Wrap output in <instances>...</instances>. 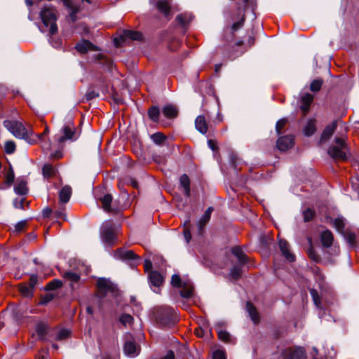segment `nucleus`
<instances>
[{
	"label": "nucleus",
	"instance_id": "1",
	"mask_svg": "<svg viewBox=\"0 0 359 359\" xmlns=\"http://www.w3.org/2000/svg\"><path fill=\"white\" fill-rule=\"evenodd\" d=\"M79 135L73 119L71 117H67L60 130L59 136L56 139L58 147H62L66 141H76L79 138Z\"/></svg>",
	"mask_w": 359,
	"mask_h": 359
},
{
	"label": "nucleus",
	"instance_id": "2",
	"mask_svg": "<svg viewBox=\"0 0 359 359\" xmlns=\"http://www.w3.org/2000/svg\"><path fill=\"white\" fill-rule=\"evenodd\" d=\"M40 18L43 22V26L46 28L49 27V34L53 35L57 32L56 25L57 11L52 6H44L40 12Z\"/></svg>",
	"mask_w": 359,
	"mask_h": 359
},
{
	"label": "nucleus",
	"instance_id": "3",
	"mask_svg": "<svg viewBox=\"0 0 359 359\" xmlns=\"http://www.w3.org/2000/svg\"><path fill=\"white\" fill-rule=\"evenodd\" d=\"M328 154L335 160H346L348 154V148L345 140L340 137L335 138L334 144L328 149Z\"/></svg>",
	"mask_w": 359,
	"mask_h": 359
},
{
	"label": "nucleus",
	"instance_id": "4",
	"mask_svg": "<svg viewBox=\"0 0 359 359\" xmlns=\"http://www.w3.org/2000/svg\"><path fill=\"white\" fill-rule=\"evenodd\" d=\"M4 127L15 137L28 140L32 134L31 130L25 128L21 122L17 121L6 120L4 121Z\"/></svg>",
	"mask_w": 359,
	"mask_h": 359
},
{
	"label": "nucleus",
	"instance_id": "5",
	"mask_svg": "<svg viewBox=\"0 0 359 359\" xmlns=\"http://www.w3.org/2000/svg\"><path fill=\"white\" fill-rule=\"evenodd\" d=\"M117 229L114 226L111 221L104 222L101 226V238L102 241L111 245L116 238Z\"/></svg>",
	"mask_w": 359,
	"mask_h": 359
},
{
	"label": "nucleus",
	"instance_id": "6",
	"mask_svg": "<svg viewBox=\"0 0 359 359\" xmlns=\"http://www.w3.org/2000/svg\"><path fill=\"white\" fill-rule=\"evenodd\" d=\"M171 283L174 287H182L180 292L182 297L189 298L193 294L194 287L191 282L184 281L182 283L181 278L178 275H173L171 279Z\"/></svg>",
	"mask_w": 359,
	"mask_h": 359
},
{
	"label": "nucleus",
	"instance_id": "7",
	"mask_svg": "<svg viewBox=\"0 0 359 359\" xmlns=\"http://www.w3.org/2000/svg\"><path fill=\"white\" fill-rule=\"evenodd\" d=\"M97 286L99 292L105 295L108 292L114 293L116 290V285L109 279L100 278L97 280Z\"/></svg>",
	"mask_w": 359,
	"mask_h": 359
},
{
	"label": "nucleus",
	"instance_id": "8",
	"mask_svg": "<svg viewBox=\"0 0 359 359\" xmlns=\"http://www.w3.org/2000/svg\"><path fill=\"white\" fill-rule=\"evenodd\" d=\"M284 359H305V351L302 347L287 348L283 351Z\"/></svg>",
	"mask_w": 359,
	"mask_h": 359
},
{
	"label": "nucleus",
	"instance_id": "9",
	"mask_svg": "<svg viewBox=\"0 0 359 359\" xmlns=\"http://www.w3.org/2000/svg\"><path fill=\"white\" fill-rule=\"evenodd\" d=\"M148 278L151 287H154L153 290L156 292V288H158L163 283L162 274L156 271H151L149 272Z\"/></svg>",
	"mask_w": 359,
	"mask_h": 359
},
{
	"label": "nucleus",
	"instance_id": "10",
	"mask_svg": "<svg viewBox=\"0 0 359 359\" xmlns=\"http://www.w3.org/2000/svg\"><path fill=\"white\" fill-rule=\"evenodd\" d=\"M294 145V137L286 135L278 139L276 146L280 151H285Z\"/></svg>",
	"mask_w": 359,
	"mask_h": 359
},
{
	"label": "nucleus",
	"instance_id": "11",
	"mask_svg": "<svg viewBox=\"0 0 359 359\" xmlns=\"http://www.w3.org/2000/svg\"><path fill=\"white\" fill-rule=\"evenodd\" d=\"M112 199L113 198L111 194H106L103 197L100 198L102 203V207L105 212L109 213H116L118 211V210L116 208L111 206Z\"/></svg>",
	"mask_w": 359,
	"mask_h": 359
},
{
	"label": "nucleus",
	"instance_id": "12",
	"mask_svg": "<svg viewBox=\"0 0 359 359\" xmlns=\"http://www.w3.org/2000/svg\"><path fill=\"white\" fill-rule=\"evenodd\" d=\"M114 257L122 260H132L138 258L132 250L118 249L115 251Z\"/></svg>",
	"mask_w": 359,
	"mask_h": 359
},
{
	"label": "nucleus",
	"instance_id": "13",
	"mask_svg": "<svg viewBox=\"0 0 359 359\" xmlns=\"http://www.w3.org/2000/svg\"><path fill=\"white\" fill-rule=\"evenodd\" d=\"M213 210V208L212 207H209L206 211L205 212L204 215L202 216V217L199 219L198 222V231L199 234H202L203 231V229L206 224L209 222L210 219L211 213Z\"/></svg>",
	"mask_w": 359,
	"mask_h": 359
},
{
	"label": "nucleus",
	"instance_id": "14",
	"mask_svg": "<svg viewBox=\"0 0 359 359\" xmlns=\"http://www.w3.org/2000/svg\"><path fill=\"white\" fill-rule=\"evenodd\" d=\"M123 349L125 354L130 357L136 356L139 353L135 343L131 340H128L125 343Z\"/></svg>",
	"mask_w": 359,
	"mask_h": 359
},
{
	"label": "nucleus",
	"instance_id": "15",
	"mask_svg": "<svg viewBox=\"0 0 359 359\" xmlns=\"http://www.w3.org/2000/svg\"><path fill=\"white\" fill-rule=\"evenodd\" d=\"M76 49L80 53H86L89 50H95V46L88 40H82L76 44Z\"/></svg>",
	"mask_w": 359,
	"mask_h": 359
},
{
	"label": "nucleus",
	"instance_id": "16",
	"mask_svg": "<svg viewBox=\"0 0 359 359\" xmlns=\"http://www.w3.org/2000/svg\"><path fill=\"white\" fill-rule=\"evenodd\" d=\"M313 100V96L310 93H306L302 97V104L300 106V109L304 115L308 113Z\"/></svg>",
	"mask_w": 359,
	"mask_h": 359
},
{
	"label": "nucleus",
	"instance_id": "17",
	"mask_svg": "<svg viewBox=\"0 0 359 359\" xmlns=\"http://www.w3.org/2000/svg\"><path fill=\"white\" fill-rule=\"evenodd\" d=\"M195 126L196 130L202 134H205L208 131V123L203 115H199L195 120Z\"/></svg>",
	"mask_w": 359,
	"mask_h": 359
},
{
	"label": "nucleus",
	"instance_id": "18",
	"mask_svg": "<svg viewBox=\"0 0 359 359\" xmlns=\"http://www.w3.org/2000/svg\"><path fill=\"white\" fill-rule=\"evenodd\" d=\"M63 278L66 282L69 283V286L74 289L75 284H77L80 280V276L79 274L67 271L63 274Z\"/></svg>",
	"mask_w": 359,
	"mask_h": 359
},
{
	"label": "nucleus",
	"instance_id": "19",
	"mask_svg": "<svg viewBox=\"0 0 359 359\" xmlns=\"http://www.w3.org/2000/svg\"><path fill=\"white\" fill-rule=\"evenodd\" d=\"M15 192L19 195H25L28 191L27 182L24 179H18L14 187Z\"/></svg>",
	"mask_w": 359,
	"mask_h": 359
},
{
	"label": "nucleus",
	"instance_id": "20",
	"mask_svg": "<svg viewBox=\"0 0 359 359\" xmlns=\"http://www.w3.org/2000/svg\"><path fill=\"white\" fill-rule=\"evenodd\" d=\"M279 247L285 257L290 262H292L294 256L289 251V245L287 241L280 240L279 241Z\"/></svg>",
	"mask_w": 359,
	"mask_h": 359
},
{
	"label": "nucleus",
	"instance_id": "21",
	"mask_svg": "<svg viewBox=\"0 0 359 359\" xmlns=\"http://www.w3.org/2000/svg\"><path fill=\"white\" fill-rule=\"evenodd\" d=\"M321 242L324 247L328 248L332 245L333 242V235L332 232L329 230H325L322 232L321 236Z\"/></svg>",
	"mask_w": 359,
	"mask_h": 359
},
{
	"label": "nucleus",
	"instance_id": "22",
	"mask_svg": "<svg viewBox=\"0 0 359 359\" xmlns=\"http://www.w3.org/2000/svg\"><path fill=\"white\" fill-rule=\"evenodd\" d=\"M72 195V189L69 186H65L62 188L59 193V198L60 203L65 204L67 203Z\"/></svg>",
	"mask_w": 359,
	"mask_h": 359
},
{
	"label": "nucleus",
	"instance_id": "23",
	"mask_svg": "<svg viewBox=\"0 0 359 359\" xmlns=\"http://www.w3.org/2000/svg\"><path fill=\"white\" fill-rule=\"evenodd\" d=\"M63 4L67 8L71 10L69 15L70 18L72 21H75L76 18V13L79 12V8L76 6L71 0H63Z\"/></svg>",
	"mask_w": 359,
	"mask_h": 359
},
{
	"label": "nucleus",
	"instance_id": "24",
	"mask_svg": "<svg viewBox=\"0 0 359 359\" xmlns=\"http://www.w3.org/2000/svg\"><path fill=\"white\" fill-rule=\"evenodd\" d=\"M170 1L171 0H159L156 3V7L165 16H168L170 9Z\"/></svg>",
	"mask_w": 359,
	"mask_h": 359
},
{
	"label": "nucleus",
	"instance_id": "25",
	"mask_svg": "<svg viewBox=\"0 0 359 359\" xmlns=\"http://www.w3.org/2000/svg\"><path fill=\"white\" fill-rule=\"evenodd\" d=\"M180 183L181 187L184 189L185 195L189 197L190 196V181L189 177L184 174L180 177Z\"/></svg>",
	"mask_w": 359,
	"mask_h": 359
},
{
	"label": "nucleus",
	"instance_id": "26",
	"mask_svg": "<svg viewBox=\"0 0 359 359\" xmlns=\"http://www.w3.org/2000/svg\"><path fill=\"white\" fill-rule=\"evenodd\" d=\"M337 128V123L335 122L328 125L323 130L321 135V140H326L329 139L334 133Z\"/></svg>",
	"mask_w": 359,
	"mask_h": 359
},
{
	"label": "nucleus",
	"instance_id": "27",
	"mask_svg": "<svg viewBox=\"0 0 359 359\" xmlns=\"http://www.w3.org/2000/svg\"><path fill=\"white\" fill-rule=\"evenodd\" d=\"M123 37L135 41H140L142 39V34L137 31L125 30L123 34Z\"/></svg>",
	"mask_w": 359,
	"mask_h": 359
},
{
	"label": "nucleus",
	"instance_id": "28",
	"mask_svg": "<svg viewBox=\"0 0 359 359\" xmlns=\"http://www.w3.org/2000/svg\"><path fill=\"white\" fill-rule=\"evenodd\" d=\"M316 121L309 119L304 128V133L306 136H311L316 131Z\"/></svg>",
	"mask_w": 359,
	"mask_h": 359
},
{
	"label": "nucleus",
	"instance_id": "29",
	"mask_svg": "<svg viewBox=\"0 0 359 359\" xmlns=\"http://www.w3.org/2000/svg\"><path fill=\"white\" fill-rule=\"evenodd\" d=\"M246 309L252 319V320L255 323H257V322H259V314L257 312L255 308L254 307V306L249 302H248L246 303Z\"/></svg>",
	"mask_w": 359,
	"mask_h": 359
},
{
	"label": "nucleus",
	"instance_id": "30",
	"mask_svg": "<svg viewBox=\"0 0 359 359\" xmlns=\"http://www.w3.org/2000/svg\"><path fill=\"white\" fill-rule=\"evenodd\" d=\"M163 114L168 118H175L177 115V110L172 105H166L162 109Z\"/></svg>",
	"mask_w": 359,
	"mask_h": 359
},
{
	"label": "nucleus",
	"instance_id": "31",
	"mask_svg": "<svg viewBox=\"0 0 359 359\" xmlns=\"http://www.w3.org/2000/svg\"><path fill=\"white\" fill-rule=\"evenodd\" d=\"M231 252H232L233 255H234L237 257L238 260L241 263L246 262L247 257L245 255V253L243 252L241 248H240L238 247H234L232 248Z\"/></svg>",
	"mask_w": 359,
	"mask_h": 359
},
{
	"label": "nucleus",
	"instance_id": "32",
	"mask_svg": "<svg viewBox=\"0 0 359 359\" xmlns=\"http://www.w3.org/2000/svg\"><path fill=\"white\" fill-rule=\"evenodd\" d=\"M48 331V326L44 323L36 325V332L41 339H43Z\"/></svg>",
	"mask_w": 359,
	"mask_h": 359
},
{
	"label": "nucleus",
	"instance_id": "33",
	"mask_svg": "<svg viewBox=\"0 0 359 359\" xmlns=\"http://www.w3.org/2000/svg\"><path fill=\"white\" fill-rule=\"evenodd\" d=\"M42 171L43 175L45 177H50L53 176L55 173V168L50 164L44 165Z\"/></svg>",
	"mask_w": 359,
	"mask_h": 359
},
{
	"label": "nucleus",
	"instance_id": "34",
	"mask_svg": "<svg viewBox=\"0 0 359 359\" xmlns=\"http://www.w3.org/2000/svg\"><path fill=\"white\" fill-rule=\"evenodd\" d=\"M333 225L340 233L344 232V229L345 226V223L343 218L337 217L334 219L333 221Z\"/></svg>",
	"mask_w": 359,
	"mask_h": 359
},
{
	"label": "nucleus",
	"instance_id": "35",
	"mask_svg": "<svg viewBox=\"0 0 359 359\" xmlns=\"http://www.w3.org/2000/svg\"><path fill=\"white\" fill-rule=\"evenodd\" d=\"M120 322L126 327H130L133 322V318L129 314H123L120 317Z\"/></svg>",
	"mask_w": 359,
	"mask_h": 359
},
{
	"label": "nucleus",
	"instance_id": "36",
	"mask_svg": "<svg viewBox=\"0 0 359 359\" xmlns=\"http://www.w3.org/2000/svg\"><path fill=\"white\" fill-rule=\"evenodd\" d=\"M159 114V109L156 107H152L148 111L149 118L155 122L158 121Z\"/></svg>",
	"mask_w": 359,
	"mask_h": 359
},
{
	"label": "nucleus",
	"instance_id": "37",
	"mask_svg": "<svg viewBox=\"0 0 359 359\" xmlns=\"http://www.w3.org/2000/svg\"><path fill=\"white\" fill-rule=\"evenodd\" d=\"M341 234L344 235L345 239L348 243V244L351 246H354L355 245V234L351 231H344Z\"/></svg>",
	"mask_w": 359,
	"mask_h": 359
},
{
	"label": "nucleus",
	"instance_id": "38",
	"mask_svg": "<svg viewBox=\"0 0 359 359\" xmlns=\"http://www.w3.org/2000/svg\"><path fill=\"white\" fill-rule=\"evenodd\" d=\"M217 334L218 337L220 340L224 341V342H231V338L230 334L223 330H217Z\"/></svg>",
	"mask_w": 359,
	"mask_h": 359
},
{
	"label": "nucleus",
	"instance_id": "39",
	"mask_svg": "<svg viewBox=\"0 0 359 359\" xmlns=\"http://www.w3.org/2000/svg\"><path fill=\"white\" fill-rule=\"evenodd\" d=\"M177 22L182 26H186L190 21V17L187 15H179L176 18Z\"/></svg>",
	"mask_w": 359,
	"mask_h": 359
},
{
	"label": "nucleus",
	"instance_id": "40",
	"mask_svg": "<svg viewBox=\"0 0 359 359\" xmlns=\"http://www.w3.org/2000/svg\"><path fill=\"white\" fill-rule=\"evenodd\" d=\"M323 84V81L320 79H316L313 81L310 86V89L313 92H317L320 90Z\"/></svg>",
	"mask_w": 359,
	"mask_h": 359
},
{
	"label": "nucleus",
	"instance_id": "41",
	"mask_svg": "<svg viewBox=\"0 0 359 359\" xmlns=\"http://www.w3.org/2000/svg\"><path fill=\"white\" fill-rule=\"evenodd\" d=\"M33 289L27 285H21L20 287V292L24 297H31L32 295Z\"/></svg>",
	"mask_w": 359,
	"mask_h": 359
},
{
	"label": "nucleus",
	"instance_id": "42",
	"mask_svg": "<svg viewBox=\"0 0 359 359\" xmlns=\"http://www.w3.org/2000/svg\"><path fill=\"white\" fill-rule=\"evenodd\" d=\"M5 151L8 154H13L15 150V144L13 141H7L5 143Z\"/></svg>",
	"mask_w": 359,
	"mask_h": 359
},
{
	"label": "nucleus",
	"instance_id": "43",
	"mask_svg": "<svg viewBox=\"0 0 359 359\" xmlns=\"http://www.w3.org/2000/svg\"><path fill=\"white\" fill-rule=\"evenodd\" d=\"M310 293H311V295L313 298V300L316 306L318 308L320 307V298L318 295L317 290H316L314 289H311L310 290Z\"/></svg>",
	"mask_w": 359,
	"mask_h": 359
},
{
	"label": "nucleus",
	"instance_id": "44",
	"mask_svg": "<svg viewBox=\"0 0 359 359\" xmlns=\"http://www.w3.org/2000/svg\"><path fill=\"white\" fill-rule=\"evenodd\" d=\"M151 140L157 144H161L165 140V136L161 133H156L151 135Z\"/></svg>",
	"mask_w": 359,
	"mask_h": 359
},
{
	"label": "nucleus",
	"instance_id": "45",
	"mask_svg": "<svg viewBox=\"0 0 359 359\" xmlns=\"http://www.w3.org/2000/svg\"><path fill=\"white\" fill-rule=\"evenodd\" d=\"M15 179V175L13 170H10L6 172V177H5V182L6 184L10 187Z\"/></svg>",
	"mask_w": 359,
	"mask_h": 359
},
{
	"label": "nucleus",
	"instance_id": "46",
	"mask_svg": "<svg viewBox=\"0 0 359 359\" xmlns=\"http://www.w3.org/2000/svg\"><path fill=\"white\" fill-rule=\"evenodd\" d=\"M314 211L311 208H307L303 212L304 220L308 222L311 220L314 216Z\"/></svg>",
	"mask_w": 359,
	"mask_h": 359
},
{
	"label": "nucleus",
	"instance_id": "47",
	"mask_svg": "<svg viewBox=\"0 0 359 359\" xmlns=\"http://www.w3.org/2000/svg\"><path fill=\"white\" fill-rule=\"evenodd\" d=\"M62 286V282L59 280L50 281L47 285V288L50 290H55Z\"/></svg>",
	"mask_w": 359,
	"mask_h": 359
},
{
	"label": "nucleus",
	"instance_id": "48",
	"mask_svg": "<svg viewBox=\"0 0 359 359\" xmlns=\"http://www.w3.org/2000/svg\"><path fill=\"white\" fill-rule=\"evenodd\" d=\"M39 142H40V144H41V147L42 148V149L43 151H49L51 148V143H50V141L49 140H48L47 141L43 138H42L41 140H39Z\"/></svg>",
	"mask_w": 359,
	"mask_h": 359
},
{
	"label": "nucleus",
	"instance_id": "49",
	"mask_svg": "<svg viewBox=\"0 0 359 359\" xmlns=\"http://www.w3.org/2000/svg\"><path fill=\"white\" fill-rule=\"evenodd\" d=\"M307 253L309 256V257L315 261V262H318L319 259H320V257L316 253V252L314 251L313 248H312V246H311L308 250H307Z\"/></svg>",
	"mask_w": 359,
	"mask_h": 359
},
{
	"label": "nucleus",
	"instance_id": "50",
	"mask_svg": "<svg viewBox=\"0 0 359 359\" xmlns=\"http://www.w3.org/2000/svg\"><path fill=\"white\" fill-rule=\"evenodd\" d=\"M231 276L234 279H238L241 276V269L238 266H233L230 271Z\"/></svg>",
	"mask_w": 359,
	"mask_h": 359
},
{
	"label": "nucleus",
	"instance_id": "51",
	"mask_svg": "<svg viewBox=\"0 0 359 359\" xmlns=\"http://www.w3.org/2000/svg\"><path fill=\"white\" fill-rule=\"evenodd\" d=\"M69 335V331L66 329L58 331L57 339L59 340L65 339Z\"/></svg>",
	"mask_w": 359,
	"mask_h": 359
},
{
	"label": "nucleus",
	"instance_id": "52",
	"mask_svg": "<svg viewBox=\"0 0 359 359\" xmlns=\"http://www.w3.org/2000/svg\"><path fill=\"white\" fill-rule=\"evenodd\" d=\"M286 123L287 119L285 118L280 119L276 123V129L278 134L280 133L281 129L284 128Z\"/></svg>",
	"mask_w": 359,
	"mask_h": 359
},
{
	"label": "nucleus",
	"instance_id": "53",
	"mask_svg": "<svg viewBox=\"0 0 359 359\" xmlns=\"http://www.w3.org/2000/svg\"><path fill=\"white\" fill-rule=\"evenodd\" d=\"M213 359H226L225 353L222 350H217L213 353Z\"/></svg>",
	"mask_w": 359,
	"mask_h": 359
},
{
	"label": "nucleus",
	"instance_id": "54",
	"mask_svg": "<svg viewBox=\"0 0 359 359\" xmlns=\"http://www.w3.org/2000/svg\"><path fill=\"white\" fill-rule=\"evenodd\" d=\"M24 198H15L13 201V205L15 208L22 209L23 208Z\"/></svg>",
	"mask_w": 359,
	"mask_h": 359
},
{
	"label": "nucleus",
	"instance_id": "55",
	"mask_svg": "<svg viewBox=\"0 0 359 359\" xmlns=\"http://www.w3.org/2000/svg\"><path fill=\"white\" fill-rule=\"evenodd\" d=\"M99 94L93 90H88L86 94V98L87 100H90L96 97H97Z\"/></svg>",
	"mask_w": 359,
	"mask_h": 359
},
{
	"label": "nucleus",
	"instance_id": "56",
	"mask_svg": "<svg viewBox=\"0 0 359 359\" xmlns=\"http://www.w3.org/2000/svg\"><path fill=\"white\" fill-rule=\"evenodd\" d=\"M243 23H244V18H242V19L241 20H239L237 22L233 23L232 25L231 28L233 31H236V30L240 29L241 27H242L243 25Z\"/></svg>",
	"mask_w": 359,
	"mask_h": 359
},
{
	"label": "nucleus",
	"instance_id": "57",
	"mask_svg": "<svg viewBox=\"0 0 359 359\" xmlns=\"http://www.w3.org/2000/svg\"><path fill=\"white\" fill-rule=\"evenodd\" d=\"M25 224H26V222L25 221L19 222L15 226V231H21L25 228Z\"/></svg>",
	"mask_w": 359,
	"mask_h": 359
},
{
	"label": "nucleus",
	"instance_id": "58",
	"mask_svg": "<svg viewBox=\"0 0 359 359\" xmlns=\"http://www.w3.org/2000/svg\"><path fill=\"white\" fill-rule=\"evenodd\" d=\"M37 283V276L35 275H32L29 278V285L32 289L34 287Z\"/></svg>",
	"mask_w": 359,
	"mask_h": 359
},
{
	"label": "nucleus",
	"instance_id": "59",
	"mask_svg": "<svg viewBox=\"0 0 359 359\" xmlns=\"http://www.w3.org/2000/svg\"><path fill=\"white\" fill-rule=\"evenodd\" d=\"M205 332H208L207 327L198 328V329H196V330H195L196 334L199 337H202L204 335Z\"/></svg>",
	"mask_w": 359,
	"mask_h": 359
},
{
	"label": "nucleus",
	"instance_id": "60",
	"mask_svg": "<svg viewBox=\"0 0 359 359\" xmlns=\"http://www.w3.org/2000/svg\"><path fill=\"white\" fill-rule=\"evenodd\" d=\"M144 267L145 271H147V272L149 271H151V267H152L151 262L149 259H146L144 261Z\"/></svg>",
	"mask_w": 359,
	"mask_h": 359
},
{
	"label": "nucleus",
	"instance_id": "61",
	"mask_svg": "<svg viewBox=\"0 0 359 359\" xmlns=\"http://www.w3.org/2000/svg\"><path fill=\"white\" fill-rule=\"evenodd\" d=\"M49 133V128L48 126L46 127L44 131L39 135H36V137L39 140H41L42 138L45 137V136L48 135Z\"/></svg>",
	"mask_w": 359,
	"mask_h": 359
},
{
	"label": "nucleus",
	"instance_id": "62",
	"mask_svg": "<svg viewBox=\"0 0 359 359\" xmlns=\"http://www.w3.org/2000/svg\"><path fill=\"white\" fill-rule=\"evenodd\" d=\"M50 42L51 43L52 46L55 48H59L62 45V41L60 39H57L55 41L52 39H50Z\"/></svg>",
	"mask_w": 359,
	"mask_h": 359
},
{
	"label": "nucleus",
	"instance_id": "63",
	"mask_svg": "<svg viewBox=\"0 0 359 359\" xmlns=\"http://www.w3.org/2000/svg\"><path fill=\"white\" fill-rule=\"evenodd\" d=\"M184 238L187 241V243H189L191 238V233L189 231V230L187 229V230H184Z\"/></svg>",
	"mask_w": 359,
	"mask_h": 359
},
{
	"label": "nucleus",
	"instance_id": "64",
	"mask_svg": "<svg viewBox=\"0 0 359 359\" xmlns=\"http://www.w3.org/2000/svg\"><path fill=\"white\" fill-rule=\"evenodd\" d=\"M162 359H175L174 353L172 351H169Z\"/></svg>",
	"mask_w": 359,
	"mask_h": 359
}]
</instances>
